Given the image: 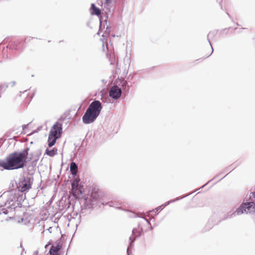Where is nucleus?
I'll return each mask as SVG.
<instances>
[{
  "label": "nucleus",
  "instance_id": "10",
  "mask_svg": "<svg viewBox=\"0 0 255 255\" xmlns=\"http://www.w3.org/2000/svg\"><path fill=\"white\" fill-rule=\"evenodd\" d=\"M70 171L73 175H76L78 172V166L76 164L72 162L70 164Z\"/></svg>",
  "mask_w": 255,
  "mask_h": 255
},
{
  "label": "nucleus",
  "instance_id": "5",
  "mask_svg": "<svg viewBox=\"0 0 255 255\" xmlns=\"http://www.w3.org/2000/svg\"><path fill=\"white\" fill-rule=\"evenodd\" d=\"M121 89L118 86L112 87L109 93L110 96L115 99L119 98L121 97Z\"/></svg>",
  "mask_w": 255,
  "mask_h": 255
},
{
  "label": "nucleus",
  "instance_id": "17",
  "mask_svg": "<svg viewBox=\"0 0 255 255\" xmlns=\"http://www.w3.org/2000/svg\"><path fill=\"white\" fill-rule=\"evenodd\" d=\"M211 55V53H209L208 55H207V57L210 56Z\"/></svg>",
  "mask_w": 255,
  "mask_h": 255
},
{
  "label": "nucleus",
  "instance_id": "8",
  "mask_svg": "<svg viewBox=\"0 0 255 255\" xmlns=\"http://www.w3.org/2000/svg\"><path fill=\"white\" fill-rule=\"evenodd\" d=\"M2 213L5 215L8 214L9 219H13L15 217V208L8 207L7 209H2Z\"/></svg>",
  "mask_w": 255,
  "mask_h": 255
},
{
  "label": "nucleus",
  "instance_id": "15",
  "mask_svg": "<svg viewBox=\"0 0 255 255\" xmlns=\"http://www.w3.org/2000/svg\"><path fill=\"white\" fill-rule=\"evenodd\" d=\"M142 233V230L141 229L137 228L134 229L132 231V233L135 237L139 236Z\"/></svg>",
  "mask_w": 255,
  "mask_h": 255
},
{
  "label": "nucleus",
  "instance_id": "16",
  "mask_svg": "<svg viewBox=\"0 0 255 255\" xmlns=\"http://www.w3.org/2000/svg\"><path fill=\"white\" fill-rule=\"evenodd\" d=\"M111 2V0H106V3L107 4Z\"/></svg>",
  "mask_w": 255,
  "mask_h": 255
},
{
  "label": "nucleus",
  "instance_id": "18",
  "mask_svg": "<svg viewBox=\"0 0 255 255\" xmlns=\"http://www.w3.org/2000/svg\"><path fill=\"white\" fill-rule=\"evenodd\" d=\"M29 159H30V160H31V158H32V157H29Z\"/></svg>",
  "mask_w": 255,
  "mask_h": 255
},
{
  "label": "nucleus",
  "instance_id": "7",
  "mask_svg": "<svg viewBox=\"0 0 255 255\" xmlns=\"http://www.w3.org/2000/svg\"><path fill=\"white\" fill-rule=\"evenodd\" d=\"M84 192L83 186H80L75 189H72L71 193L72 195L76 198H81Z\"/></svg>",
  "mask_w": 255,
  "mask_h": 255
},
{
  "label": "nucleus",
  "instance_id": "1",
  "mask_svg": "<svg viewBox=\"0 0 255 255\" xmlns=\"http://www.w3.org/2000/svg\"><path fill=\"white\" fill-rule=\"evenodd\" d=\"M28 155L27 150L9 154L5 160H0V166L6 170L23 168L27 162Z\"/></svg>",
  "mask_w": 255,
  "mask_h": 255
},
{
  "label": "nucleus",
  "instance_id": "13",
  "mask_svg": "<svg viewBox=\"0 0 255 255\" xmlns=\"http://www.w3.org/2000/svg\"><path fill=\"white\" fill-rule=\"evenodd\" d=\"M25 93H26V95H27V100H30L34 96V91L30 90V89L25 90Z\"/></svg>",
  "mask_w": 255,
  "mask_h": 255
},
{
  "label": "nucleus",
  "instance_id": "12",
  "mask_svg": "<svg viewBox=\"0 0 255 255\" xmlns=\"http://www.w3.org/2000/svg\"><path fill=\"white\" fill-rule=\"evenodd\" d=\"M91 8L93 10V12H92V14H95L97 15H99L101 14L100 9L96 6L95 4L92 3L91 5Z\"/></svg>",
  "mask_w": 255,
  "mask_h": 255
},
{
  "label": "nucleus",
  "instance_id": "4",
  "mask_svg": "<svg viewBox=\"0 0 255 255\" xmlns=\"http://www.w3.org/2000/svg\"><path fill=\"white\" fill-rule=\"evenodd\" d=\"M255 212V203L253 202L243 203L236 210L237 215L245 213H253Z\"/></svg>",
  "mask_w": 255,
  "mask_h": 255
},
{
  "label": "nucleus",
  "instance_id": "14",
  "mask_svg": "<svg viewBox=\"0 0 255 255\" xmlns=\"http://www.w3.org/2000/svg\"><path fill=\"white\" fill-rule=\"evenodd\" d=\"M79 179L75 178L72 183V189H75L77 187L81 186L79 184Z\"/></svg>",
  "mask_w": 255,
  "mask_h": 255
},
{
  "label": "nucleus",
  "instance_id": "6",
  "mask_svg": "<svg viewBox=\"0 0 255 255\" xmlns=\"http://www.w3.org/2000/svg\"><path fill=\"white\" fill-rule=\"evenodd\" d=\"M18 188L19 190L22 192L27 191L31 188L30 181L24 179L19 182Z\"/></svg>",
  "mask_w": 255,
  "mask_h": 255
},
{
  "label": "nucleus",
  "instance_id": "3",
  "mask_svg": "<svg viewBox=\"0 0 255 255\" xmlns=\"http://www.w3.org/2000/svg\"><path fill=\"white\" fill-rule=\"evenodd\" d=\"M62 124L56 123L52 127L48 136V145L53 146L56 142V139L59 138L62 133Z\"/></svg>",
  "mask_w": 255,
  "mask_h": 255
},
{
  "label": "nucleus",
  "instance_id": "2",
  "mask_svg": "<svg viewBox=\"0 0 255 255\" xmlns=\"http://www.w3.org/2000/svg\"><path fill=\"white\" fill-rule=\"evenodd\" d=\"M102 109V106L100 101L92 102L82 117L83 123L85 124L93 123L99 116Z\"/></svg>",
  "mask_w": 255,
  "mask_h": 255
},
{
  "label": "nucleus",
  "instance_id": "11",
  "mask_svg": "<svg viewBox=\"0 0 255 255\" xmlns=\"http://www.w3.org/2000/svg\"><path fill=\"white\" fill-rule=\"evenodd\" d=\"M45 153L49 156L52 157L57 154V149L56 148H53V149L50 150L47 149L46 150Z\"/></svg>",
  "mask_w": 255,
  "mask_h": 255
},
{
  "label": "nucleus",
  "instance_id": "9",
  "mask_svg": "<svg viewBox=\"0 0 255 255\" xmlns=\"http://www.w3.org/2000/svg\"><path fill=\"white\" fill-rule=\"evenodd\" d=\"M61 248L59 244L56 246H52L50 249L49 254L50 255H58V252Z\"/></svg>",
  "mask_w": 255,
  "mask_h": 255
}]
</instances>
